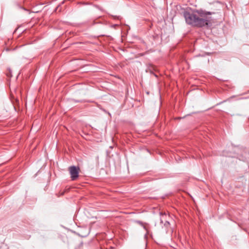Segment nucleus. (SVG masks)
Wrapping results in <instances>:
<instances>
[{"instance_id": "obj_2", "label": "nucleus", "mask_w": 249, "mask_h": 249, "mask_svg": "<svg viewBox=\"0 0 249 249\" xmlns=\"http://www.w3.org/2000/svg\"><path fill=\"white\" fill-rule=\"evenodd\" d=\"M21 96V91L20 90L17 88L13 92H11V98L12 100V102H13L14 107L16 108V106H18L19 105V101L18 97Z\"/></svg>"}, {"instance_id": "obj_3", "label": "nucleus", "mask_w": 249, "mask_h": 249, "mask_svg": "<svg viewBox=\"0 0 249 249\" xmlns=\"http://www.w3.org/2000/svg\"><path fill=\"white\" fill-rule=\"evenodd\" d=\"M69 171L71 174V180H76L78 177L79 168L76 167L74 166H72L69 168Z\"/></svg>"}, {"instance_id": "obj_1", "label": "nucleus", "mask_w": 249, "mask_h": 249, "mask_svg": "<svg viewBox=\"0 0 249 249\" xmlns=\"http://www.w3.org/2000/svg\"><path fill=\"white\" fill-rule=\"evenodd\" d=\"M214 12H206L202 10H196L192 13L185 12L184 14L186 22L196 27H203L208 24L210 21L209 15L214 14Z\"/></svg>"}]
</instances>
